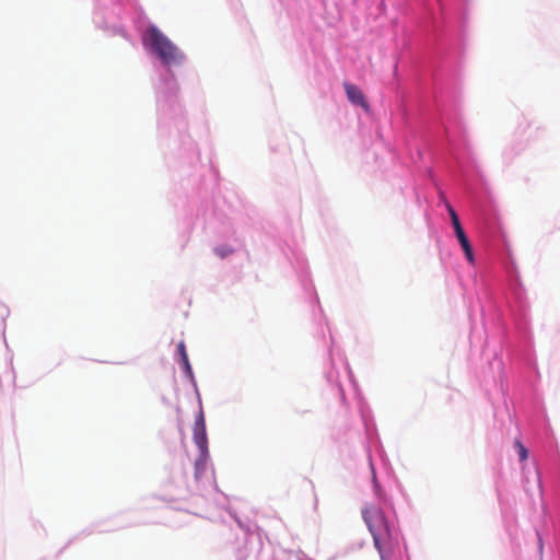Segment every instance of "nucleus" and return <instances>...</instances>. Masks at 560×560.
I'll return each instance as SVG.
<instances>
[{
	"label": "nucleus",
	"mask_w": 560,
	"mask_h": 560,
	"mask_svg": "<svg viewBox=\"0 0 560 560\" xmlns=\"http://www.w3.org/2000/svg\"><path fill=\"white\" fill-rule=\"evenodd\" d=\"M363 520L372 534L374 546L382 560H389L390 555L399 545V535L389 524L384 512L375 505L362 510Z\"/></svg>",
	"instance_id": "nucleus-1"
},
{
	"label": "nucleus",
	"mask_w": 560,
	"mask_h": 560,
	"mask_svg": "<svg viewBox=\"0 0 560 560\" xmlns=\"http://www.w3.org/2000/svg\"><path fill=\"white\" fill-rule=\"evenodd\" d=\"M143 42L165 66L179 63L184 59L178 47L154 25L148 27Z\"/></svg>",
	"instance_id": "nucleus-2"
},
{
	"label": "nucleus",
	"mask_w": 560,
	"mask_h": 560,
	"mask_svg": "<svg viewBox=\"0 0 560 560\" xmlns=\"http://www.w3.org/2000/svg\"><path fill=\"white\" fill-rule=\"evenodd\" d=\"M194 442L202 454L207 453L206 422L202 412H199L194 427Z\"/></svg>",
	"instance_id": "nucleus-3"
},
{
	"label": "nucleus",
	"mask_w": 560,
	"mask_h": 560,
	"mask_svg": "<svg viewBox=\"0 0 560 560\" xmlns=\"http://www.w3.org/2000/svg\"><path fill=\"white\" fill-rule=\"evenodd\" d=\"M349 102L354 105L361 106L363 109L369 110L370 106L366 102L363 92L354 84L346 82L343 84Z\"/></svg>",
	"instance_id": "nucleus-4"
},
{
	"label": "nucleus",
	"mask_w": 560,
	"mask_h": 560,
	"mask_svg": "<svg viewBox=\"0 0 560 560\" xmlns=\"http://www.w3.org/2000/svg\"><path fill=\"white\" fill-rule=\"evenodd\" d=\"M177 351H178V354H179V358H180V363L185 366V369L187 371H190V364H189L188 355H187V352H186V346H185V343L183 341H180L177 345Z\"/></svg>",
	"instance_id": "nucleus-5"
},
{
	"label": "nucleus",
	"mask_w": 560,
	"mask_h": 560,
	"mask_svg": "<svg viewBox=\"0 0 560 560\" xmlns=\"http://www.w3.org/2000/svg\"><path fill=\"white\" fill-rule=\"evenodd\" d=\"M442 197L444 199L446 209H447V211L450 213L453 228L457 226V225H460V222H459V219H458V215H457L456 211L454 210V208L450 205V202L445 199V197L443 195H442Z\"/></svg>",
	"instance_id": "nucleus-6"
},
{
	"label": "nucleus",
	"mask_w": 560,
	"mask_h": 560,
	"mask_svg": "<svg viewBox=\"0 0 560 560\" xmlns=\"http://www.w3.org/2000/svg\"><path fill=\"white\" fill-rule=\"evenodd\" d=\"M454 231H455L456 237H457L460 246L469 244V240H468L467 235L465 234L462 224L454 226Z\"/></svg>",
	"instance_id": "nucleus-7"
},
{
	"label": "nucleus",
	"mask_w": 560,
	"mask_h": 560,
	"mask_svg": "<svg viewBox=\"0 0 560 560\" xmlns=\"http://www.w3.org/2000/svg\"><path fill=\"white\" fill-rule=\"evenodd\" d=\"M514 445L518 452L521 462H524L528 457V452H527L526 447L522 444V442L520 440H516Z\"/></svg>",
	"instance_id": "nucleus-8"
},
{
	"label": "nucleus",
	"mask_w": 560,
	"mask_h": 560,
	"mask_svg": "<svg viewBox=\"0 0 560 560\" xmlns=\"http://www.w3.org/2000/svg\"><path fill=\"white\" fill-rule=\"evenodd\" d=\"M462 248H463V250L465 253V256H466L467 260L470 264H474L475 262V258H474V253H472V248H471L470 243L462 246Z\"/></svg>",
	"instance_id": "nucleus-9"
},
{
	"label": "nucleus",
	"mask_w": 560,
	"mask_h": 560,
	"mask_svg": "<svg viewBox=\"0 0 560 560\" xmlns=\"http://www.w3.org/2000/svg\"><path fill=\"white\" fill-rule=\"evenodd\" d=\"M217 254L220 256V257H225L228 254H230L232 250L231 249H221V248H217L215 249Z\"/></svg>",
	"instance_id": "nucleus-10"
}]
</instances>
